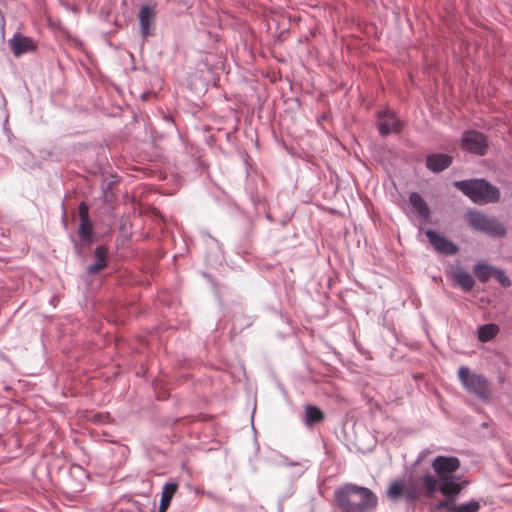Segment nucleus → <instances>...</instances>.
Wrapping results in <instances>:
<instances>
[{"label": "nucleus", "instance_id": "4be33fe9", "mask_svg": "<svg viewBox=\"0 0 512 512\" xmlns=\"http://www.w3.org/2000/svg\"><path fill=\"white\" fill-rule=\"evenodd\" d=\"M480 509V503L476 500H470L467 503L455 504L452 507L451 512H478Z\"/></svg>", "mask_w": 512, "mask_h": 512}, {"label": "nucleus", "instance_id": "393cba45", "mask_svg": "<svg viewBox=\"0 0 512 512\" xmlns=\"http://www.w3.org/2000/svg\"><path fill=\"white\" fill-rule=\"evenodd\" d=\"M456 500H454L453 498H446L445 500L443 501H440L438 502L436 505H435V510L437 511H440V510H447L448 512H451V509L452 507H454V502Z\"/></svg>", "mask_w": 512, "mask_h": 512}, {"label": "nucleus", "instance_id": "412c9836", "mask_svg": "<svg viewBox=\"0 0 512 512\" xmlns=\"http://www.w3.org/2000/svg\"><path fill=\"white\" fill-rule=\"evenodd\" d=\"M79 236L87 244H90L92 242L93 230H92V224H91L90 220L84 219V221H80Z\"/></svg>", "mask_w": 512, "mask_h": 512}, {"label": "nucleus", "instance_id": "ddd939ff", "mask_svg": "<svg viewBox=\"0 0 512 512\" xmlns=\"http://www.w3.org/2000/svg\"><path fill=\"white\" fill-rule=\"evenodd\" d=\"M408 202L418 219L425 223L429 221V206L418 192H411L408 197Z\"/></svg>", "mask_w": 512, "mask_h": 512}, {"label": "nucleus", "instance_id": "6e6552de", "mask_svg": "<svg viewBox=\"0 0 512 512\" xmlns=\"http://www.w3.org/2000/svg\"><path fill=\"white\" fill-rule=\"evenodd\" d=\"M425 235L429 241V243L433 246V248L444 255H455L458 253V247L457 245L452 242L451 240L443 237L439 233H437L434 230H427L425 232Z\"/></svg>", "mask_w": 512, "mask_h": 512}, {"label": "nucleus", "instance_id": "aec40b11", "mask_svg": "<svg viewBox=\"0 0 512 512\" xmlns=\"http://www.w3.org/2000/svg\"><path fill=\"white\" fill-rule=\"evenodd\" d=\"M422 485L426 489L428 495L434 494L437 490H439V476L436 478L429 473L423 475Z\"/></svg>", "mask_w": 512, "mask_h": 512}, {"label": "nucleus", "instance_id": "9b49d317", "mask_svg": "<svg viewBox=\"0 0 512 512\" xmlns=\"http://www.w3.org/2000/svg\"><path fill=\"white\" fill-rule=\"evenodd\" d=\"M155 16V10L149 5H143L139 9L138 18L140 24V34L146 39L153 34L152 22Z\"/></svg>", "mask_w": 512, "mask_h": 512}, {"label": "nucleus", "instance_id": "39448f33", "mask_svg": "<svg viewBox=\"0 0 512 512\" xmlns=\"http://www.w3.org/2000/svg\"><path fill=\"white\" fill-rule=\"evenodd\" d=\"M461 145L464 151L479 156L486 154L488 143L485 135L476 130H467L461 137Z\"/></svg>", "mask_w": 512, "mask_h": 512}, {"label": "nucleus", "instance_id": "6ab92c4d", "mask_svg": "<svg viewBox=\"0 0 512 512\" xmlns=\"http://www.w3.org/2000/svg\"><path fill=\"white\" fill-rule=\"evenodd\" d=\"M494 266L486 263H478L474 266L473 272L481 283H486L493 276Z\"/></svg>", "mask_w": 512, "mask_h": 512}, {"label": "nucleus", "instance_id": "5701e85b", "mask_svg": "<svg viewBox=\"0 0 512 512\" xmlns=\"http://www.w3.org/2000/svg\"><path fill=\"white\" fill-rule=\"evenodd\" d=\"M404 490H405V486H404L403 481L397 480V481H394L390 485V487L387 491V495L391 499H398L404 494Z\"/></svg>", "mask_w": 512, "mask_h": 512}, {"label": "nucleus", "instance_id": "423d86ee", "mask_svg": "<svg viewBox=\"0 0 512 512\" xmlns=\"http://www.w3.org/2000/svg\"><path fill=\"white\" fill-rule=\"evenodd\" d=\"M467 480H463L461 475H443L439 477V492L445 498L457 499L461 491L468 485Z\"/></svg>", "mask_w": 512, "mask_h": 512}, {"label": "nucleus", "instance_id": "9d476101", "mask_svg": "<svg viewBox=\"0 0 512 512\" xmlns=\"http://www.w3.org/2000/svg\"><path fill=\"white\" fill-rule=\"evenodd\" d=\"M8 44L15 57L22 54L32 52L36 49L35 41L21 33H15L12 38L8 40Z\"/></svg>", "mask_w": 512, "mask_h": 512}, {"label": "nucleus", "instance_id": "bb28decb", "mask_svg": "<svg viewBox=\"0 0 512 512\" xmlns=\"http://www.w3.org/2000/svg\"><path fill=\"white\" fill-rule=\"evenodd\" d=\"M403 495H405V497L411 502L417 500V498H418V494L414 489L404 490Z\"/></svg>", "mask_w": 512, "mask_h": 512}, {"label": "nucleus", "instance_id": "f3484780", "mask_svg": "<svg viewBox=\"0 0 512 512\" xmlns=\"http://www.w3.org/2000/svg\"><path fill=\"white\" fill-rule=\"evenodd\" d=\"M324 419L323 412L316 406L308 405L305 408L304 423L306 426H313Z\"/></svg>", "mask_w": 512, "mask_h": 512}, {"label": "nucleus", "instance_id": "f8f14e48", "mask_svg": "<svg viewBox=\"0 0 512 512\" xmlns=\"http://www.w3.org/2000/svg\"><path fill=\"white\" fill-rule=\"evenodd\" d=\"M452 156L444 153H432L426 156L425 165L433 173H440L452 164Z\"/></svg>", "mask_w": 512, "mask_h": 512}, {"label": "nucleus", "instance_id": "a878e982", "mask_svg": "<svg viewBox=\"0 0 512 512\" xmlns=\"http://www.w3.org/2000/svg\"><path fill=\"white\" fill-rule=\"evenodd\" d=\"M79 216H80V221H84V219L90 220L88 206L85 204V202H81L79 205Z\"/></svg>", "mask_w": 512, "mask_h": 512}, {"label": "nucleus", "instance_id": "b1692460", "mask_svg": "<svg viewBox=\"0 0 512 512\" xmlns=\"http://www.w3.org/2000/svg\"><path fill=\"white\" fill-rule=\"evenodd\" d=\"M503 287H509L511 280L501 269L494 267L493 276Z\"/></svg>", "mask_w": 512, "mask_h": 512}, {"label": "nucleus", "instance_id": "1a4fd4ad", "mask_svg": "<svg viewBox=\"0 0 512 512\" xmlns=\"http://www.w3.org/2000/svg\"><path fill=\"white\" fill-rule=\"evenodd\" d=\"M437 476L453 475L460 467V460L455 456H437L431 463Z\"/></svg>", "mask_w": 512, "mask_h": 512}, {"label": "nucleus", "instance_id": "0eeeda50", "mask_svg": "<svg viewBox=\"0 0 512 512\" xmlns=\"http://www.w3.org/2000/svg\"><path fill=\"white\" fill-rule=\"evenodd\" d=\"M377 128L381 136H387L391 133H400L403 124L393 111L385 109L377 113Z\"/></svg>", "mask_w": 512, "mask_h": 512}, {"label": "nucleus", "instance_id": "2eb2a0df", "mask_svg": "<svg viewBox=\"0 0 512 512\" xmlns=\"http://www.w3.org/2000/svg\"><path fill=\"white\" fill-rule=\"evenodd\" d=\"M454 281L465 292H469L474 288L475 281L473 277L463 268H458L452 275Z\"/></svg>", "mask_w": 512, "mask_h": 512}, {"label": "nucleus", "instance_id": "cd10ccee", "mask_svg": "<svg viewBox=\"0 0 512 512\" xmlns=\"http://www.w3.org/2000/svg\"><path fill=\"white\" fill-rule=\"evenodd\" d=\"M429 453L428 450H423L419 453L417 459H416V464H419L420 462H422L425 458V456Z\"/></svg>", "mask_w": 512, "mask_h": 512}, {"label": "nucleus", "instance_id": "c85d7f7f", "mask_svg": "<svg viewBox=\"0 0 512 512\" xmlns=\"http://www.w3.org/2000/svg\"><path fill=\"white\" fill-rule=\"evenodd\" d=\"M287 465L293 466V465H296V463L290 462V463H287Z\"/></svg>", "mask_w": 512, "mask_h": 512}, {"label": "nucleus", "instance_id": "a211bd4d", "mask_svg": "<svg viewBox=\"0 0 512 512\" xmlns=\"http://www.w3.org/2000/svg\"><path fill=\"white\" fill-rule=\"evenodd\" d=\"M499 332V327L494 323L482 325L478 328V340L480 342H489Z\"/></svg>", "mask_w": 512, "mask_h": 512}, {"label": "nucleus", "instance_id": "7ed1b4c3", "mask_svg": "<svg viewBox=\"0 0 512 512\" xmlns=\"http://www.w3.org/2000/svg\"><path fill=\"white\" fill-rule=\"evenodd\" d=\"M469 226L488 236L497 238L506 235L504 225L493 215H487L479 210H470L466 214Z\"/></svg>", "mask_w": 512, "mask_h": 512}, {"label": "nucleus", "instance_id": "4468645a", "mask_svg": "<svg viewBox=\"0 0 512 512\" xmlns=\"http://www.w3.org/2000/svg\"><path fill=\"white\" fill-rule=\"evenodd\" d=\"M108 253V248L103 245L97 246L95 248V261L92 264H90L86 269L88 275H95L108 266Z\"/></svg>", "mask_w": 512, "mask_h": 512}, {"label": "nucleus", "instance_id": "f257e3e1", "mask_svg": "<svg viewBox=\"0 0 512 512\" xmlns=\"http://www.w3.org/2000/svg\"><path fill=\"white\" fill-rule=\"evenodd\" d=\"M335 501L341 512H371L377 504V496L367 487L345 484L335 491Z\"/></svg>", "mask_w": 512, "mask_h": 512}, {"label": "nucleus", "instance_id": "dca6fc26", "mask_svg": "<svg viewBox=\"0 0 512 512\" xmlns=\"http://www.w3.org/2000/svg\"><path fill=\"white\" fill-rule=\"evenodd\" d=\"M178 489V485L175 482H167L162 489L159 512H166L173 496Z\"/></svg>", "mask_w": 512, "mask_h": 512}, {"label": "nucleus", "instance_id": "f03ea898", "mask_svg": "<svg viewBox=\"0 0 512 512\" xmlns=\"http://www.w3.org/2000/svg\"><path fill=\"white\" fill-rule=\"evenodd\" d=\"M453 186L478 205L496 203L501 197L499 188L484 178L455 181Z\"/></svg>", "mask_w": 512, "mask_h": 512}, {"label": "nucleus", "instance_id": "20e7f679", "mask_svg": "<svg viewBox=\"0 0 512 512\" xmlns=\"http://www.w3.org/2000/svg\"><path fill=\"white\" fill-rule=\"evenodd\" d=\"M458 378L469 393L484 402L491 399L489 382L483 374L471 373L468 367L462 366L458 370Z\"/></svg>", "mask_w": 512, "mask_h": 512}]
</instances>
